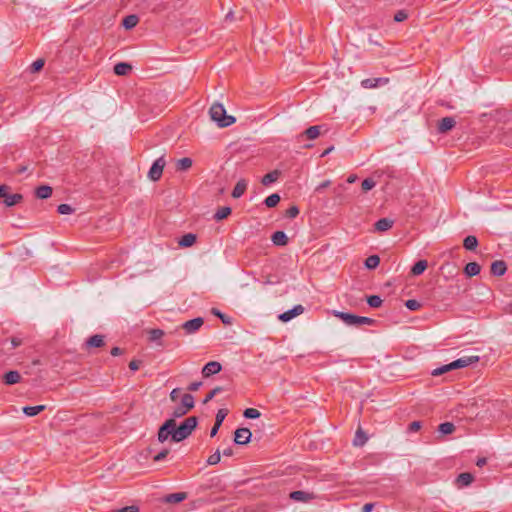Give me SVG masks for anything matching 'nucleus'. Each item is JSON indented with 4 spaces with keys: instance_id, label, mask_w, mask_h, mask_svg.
I'll list each match as a JSON object with an SVG mask.
<instances>
[{
    "instance_id": "1",
    "label": "nucleus",
    "mask_w": 512,
    "mask_h": 512,
    "mask_svg": "<svg viewBox=\"0 0 512 512\" xmlns=\"http://www.w3.org/2000/svg\"><path fill=\"white\" fill-rule=\"evenodd\" d=\"M479 361L478 356H464L461 358L456 359L455 361H452L449 364L442 365L432 371L433 376H439L442 375L448 371L454 370V369H460L465 368L471 364H474Z\"/></svg>"
},
{
    "instance_id": "2",
    "label": "nucleus",
    "mask_w": 512,
    "mask_h": 512,
    "mask_svg": "<svg viewBox=\"0 0 512 512\" xmlns=\"http://www.w3.org/2000/svg\"><path fill=\"white\" fill-rule=\"evenodd\" d=\"M210 117L219 127H228L235 123V117L227 115L226 109L221 103H214L209 110Z\"/></svg>"
},
{
    "instance_id": "3",
    "label": "nucleus",
    "mask_w": 512,
    "mask_h": 512,
    "mask_svg": "<svg viewBox=\"0 0 512 512\" xmlns=\"http://www.w3.org/2000/svg\"><path fill=\"white\" fill-rule=\"evenodd\" d=\"M197 426V418L191 416L186 418L178 427L174 426L173 442H181L191 435Z\"/></svg>"
},
{
    "instance_id": "4",
    "label": "nucleus",
    "mask_w": 512,
    "mask_h": 512,
    "mask_svg": "<svg viewBox=\"0 0 512 512\" xmlns=\"http://www.w3.org/2000/svg\"><path fill=\"white\" fill-rule=\"evenodd\" d=\"M335 316L349 326L371 325L374 320L369 317L358 316L346 312H335Z\"/></svg>"
},
{
    "instance_id": "5",
    "label": "nucleus",
    "mask_w": 512,
    "mask_h": 512,
    "mask_svg": "<svg viewBox=\"0 0 512 512\" xmlns=\"http://www.w3.org/2000/svg\"><path fill=\"white\" fill-rule=\"evenodd\" d=\"M174 426V419H168L160 426L158 430V441L160 443H164L169 437L173 440Z\"/></svg>"
},
{
    "instance_id": "6",
    "label": "nucleus",
    "mask_w": 512,
    "mask_h": 512,
    "mask_svg": "<svg viewBox=\"0 0 512 512\" xmlns=\"http://www.w3.org/2000/svg\"><path fill=\"white\" fill-rule=\"evenodd\" d=\"M166 165V161H165V158L164 156H161L159 158H157L152 166L150 167V170L148 172V177L152 180V181H157L161 178L162 176V173H163V169Z\"/></svg>"
},
{
    "instance_id": "7",
    "label": "nucleus",
    "mask_w": 512,
    "mask_h": 512,
    "mask_svg": "<svg viewBox=\"0 0 512 512\" xmlns=\"http://www.w3.org/2000/svg\"><path fill=\"white\" fill-rule=\"evenodd\" d=\"M203 323V318L197 317L184 322L182 324V328L184 329L186 334H192L198 331L202 327Z\"/></svg>"
},
{
    "instance_id": "8",
    "label": "nucleus",
    "mask_w": 512,
    "mask_h": 512,
    "mask_svg": "<svg viewBox=\"0 0 512 512\" xmlns=\"http://www.w3.org/2000/svg\"><path fill=\"white\" fill-rule=\"evenodd\" d=\"M304 312V307L302 305H295L292 309H289L278 316V319L282 322H288L295 318L296 316L301 315Z\"/></svg>"
},
{
    "instance_id": "9",
    "label": "nucleus",
    "mask_w": 512,
    "mask_h": 512,
    "mask_svg": "<svg viewBox=\"0 0 512 512\" xmlns=\"http://www.w3.org/2000/svg\"><path fill=\"white\" fill-rule=\"evenodd\" d=\"M389 83V78L378 77V78H367L361 81V86L365 89H374L379 86H383Z\"/></svg>"
},
{
    "instance_id": "10",
    "label": "nucleus",
    "mask_w": 512,
    "mask_h": 512,
    "mask_svg": "<svg viewBox=\"0 0 512 512\" xmlns=\"http://www.w3.org/2000/svg\"><path fill=\"white\" fill-rule=\"evenodd\" d=\"M252 437V433L248 428H238L235 431L234 441L238 445L247 444Z\"/></svg>"
},
{
    "instance_id": "11",
    "label": "nucleus",
    "mask_w": 512,
    "mask_h": 512,
    "mask_svg": "<svg viewBox=\"0 0 512 512\" xmlns=\"http://www.w3.org/2000/svg\"><path fill=\"white\" fill-rule=\"evenodd\" d=\"M456 125V121L453 117H444L438 121L437 131L441 134L447 133L452 130Z\"/></svg>"
},
{
    "instance_id": "12",
    "label": "nucleus",
    "mask_w": 512,
    "mask_h": 512,
    "mask_svg": "<svg viewBox=\"0 0 512 512\" xmlns=\"http://www.w3.org/2000/svg\"><path fill=\"white\" fill-rule=\"evenodd\" d=\"M222 366L217 361H210L204 365L202 369V374L205 378L210 377L214 374H217L221 371Z\"/></svg>"
},
{
    "instance_id": "13",
    "label": "nucleus",
    "mask_w": 512,
    "mask_h": 512,
    "mask_svg": "<svg viewBox=\"0 0 512 512\" xmlns=\"http://www.w3.org/2000/svg\"><path fill=\"white\" fill-rule=\"evenodd\" d=\"M290 498L297 502H309L315 499V495L310 492L296 490L290 493Z\"/></svg>"
},
{
    "instance_id": "14",
    "label": "nucleus",
    "mask_w": 512,
    "mask_h": 512,
    "mask_svg": "<svg viewBox=\"0 0 512 512\" xmlns=\"http://www.w3.org/2000/svg\"><path fill=\"white\" fill-rule=\"evenodd\" d=\"M321 129H322V126H319V125L310 126L309 128H307L303 133H301L298 136V140L301 141L302 138H304V137H306L309 140H314L320 135Z\"/></svg>"
},
{
    "instance_id": "15",
    "label": "nucleus",
    "mask_w": 512,
    "mask_h": 512,
    "mask_svg": "<svg viewBox=\"0 0 512 512\" xmlns=\"http://www.w3.org/2000/svg\"><path fill=\"white\" fill-rule=\"evenodd\" d=\"M507 270L506 263L502 260L494 261L491 264V273L495 276H502Z\"/></svg>"
},
{
    "instance_id": "16",
    "label": "nucleus",
    "mask_w": 512,
    "mask_h": 512,
    "mask_svg": "<svg viewBox=\"0 0 512 512\" xmlns=\"http://www.w3.org/2000/svg\"><path fill=\"white\" fill-rule=\"evenodd\" d=\"M394 221L389 218H381L375 224L374 228L376 231L385 232L392 228Z\"/></svg>"
},
{
    "instance_id": "17",
    "label": "nucleus",
    "mask_w": 512,
    "mask_h": 512,
    "mask_svg": "<svg viewBox=\"0 0 512 512\" xmlns=\"http://www.w3.org/2000/svg\"><path fill=\"white\" fill-rule=\"evenodd\" d=\"M104 345V336L100 334H96L91 336L86 341V346L88 348H99Z\"/></svg>"
},
{
    "instance_id": "18",
    "label": "nucleus",
    "mask_w": 512,
    "mask_h": 512,
    "mask_svg": "<svg viewBox=\"0 0 512 512\" xmlns=\"http://www.w3.org/2000/svg\"><path fill=\"white\" fill-rule=\"evenodd\" d=\"M271 240L276 246H285L288 243V237L283 231L274 232Z\"/></svg>"
},
{
    "instance_id": "19",
    "label": "nucleus",
    "mask_w": 512,
    "mask_h": 512,
    "mask_svg": "<svg viewBox=\"0 0 512 512\" xmlns=\"http://www.w3.org/2000/svg\"><path fill=\"white\" fill-rule=\"evenodd\" d=\"M4 383L7 385H13L21 380V375L18 371H9L3 376Z\"/></svg>"
},
{
    "instance_id": "20",
    "label": "nucleus",
    "mask_w": 512,
    "mask_h": 512,
    "mask_svg": "<svg viewBox=\"0 0 512 512\" xmlns=\"http://www.w3.org/2000/svg\"><path fill=\"white\" fill-rule=\"evenodd\" d=\"M247 185H248V183L245 179L239 180L236 183V185L232 191V197L240 198L244 194L245 190L247 189Z\"/></svg>"
},
{
    "instance_id": "21",
    "label": "nucleus",
    "mask_w": 512,
    "mask_h": 512,
    "mask_svg": "<svg viewBox=\"0 0 512 512\" xmlns=\"http://www.w3.org/2000/svg\"><path fill=\"white\" fill-rule=\"evenodd\" d=\"M113 70L116 75L124 76L132 70V66L125 62H119L114 66Z\"/></svg>"
},
{
    "instance_id": "22",
    "label": "nucleus",
    "mask_w": 512,
    "mask_h": 512,
    "mask_svg": "<svg viewBox=\"0 0 512 512\" xmlns=\"http://www.w3.org/2000/svg\"><path fill=\"white\" fill-rule=\"evenodd\" d=\"M280 171L278 170H273L269 173H267L266 175L263 176L262 180H261V183L264 185V186H268L274 182H276L280 176Z\"/></svg>"
},
{
    "instance_id": "23",
    "label": "nucleus",
    "mask_w": 512,
    "mask_h": 512,
    "mask_svg": "<svg viewBox=\"0 0 512 512\" xmlns=\"http://www.w3.org/2000/svg\"><path fill=\"white\" fill-rule=\"evenodd\" d=\"M480 270H481V267L478 263L470 262V263L466 264V266L464 268V273L468 277H473V276L478 275L480 273Z\"/></svg>"
},
{
    "instance_id": "24",
    "label": "nucleus",
    "mask_w": 512,
    "mask_h": 512,
    "mask_svg": "<svg viewBox=\"0 0 512 512\" xmlns=\"http://www.w3.org/2000/svg\"><path fill=\"white\" fill-rule=\"evenodd\" d=\"M196 242V235L193 233H187L183 235L179 241L178 244L181 247H190Z\"/></svg>"
},
{
    "instance_id": "25",
    "label": "nucleus",
    "mask_w": 512,
    "mask_h": 512,
    "mask_svg": "<svg viewBox=\"0 0 512 512\" xmlns=\"http://www.w3.org/2000/svg\"><path fill=\"white\" fill-rule=\"evenodd\" d=\"M45 408H46L45 405L26 406V407L23 408V413L26 416L32 417V416H36L40 412L44 411Z\"/></svg>"
},
{
    "instance_id": "26",
    "label": "nucleus",
    "mask_w": 512,
    "mask_h": 512,
    "mask_svg": "<svg viewBox=\"0 0 512 512\" xmlns=\"http://www.w3.org/2000/svg\"><path fill=\"white\" fill-rule=\"evenodd\" d=\"M180 404L187 410L190 411L195 406V399L193 395L186 393L182 396Z\"/></svg>"
},
{
    "instance_id": "27",
    "label": "nucleus",
    "mask_w": 512,
    "mask_h": 512,
    "mask_svg": "<svg viewBox=\"0 0 512 512\" xmlns=\"http://www.w3.org/2000/svg\"><path fill=\"white\" fill-rule=\"evenodd\" d=\"M22 198H23L22 195L18 194V193L6 194L5 199H4V204L7 207H12V206L18 204L22 200Z\"/></svg>"
},
{
    "instance_id": "28",
    "label": "nucleus",
    "mask_w": 512,
    "mask_h": 512,
    "mask_svg": "<svg viewBox=\"0 0 512 512\" xmlns=\"http://www.w3.org/2000/svg\"><path fill=\"white\" fill-rule=\"evenodd\" d=\"M35 193L39 199H47L52 194V188L48 185H42L36 189Z\"/></svg>"
},
{
    "instance_id": "29",
    "label": "nucleus",
    "mask_w": 512,
    "mask_h": 512,
    "mask_svg": "<svg viewBox=\"0 0 512 512\" xmlns=\"http://www.w3.org/2000/svg\"><path fill=\"white\" fill-rule=\"evenodd\" d=\"M193 161L191 158L184 157L176 162V169L178 171H186L191 168Z\"/></svg>"
},
{
    "instance_id": "30",
    "label": "nucleus",
    "mask_w": 512,
    "mask_h": 512,
    "mask_svg": "<svg viewBox=\"0 0 512 512\" xmlns=\"http://www.w3.org/2000/svg\"><path fill=\"white\" fill-rule=\"evenodd\" d=\"M186 497L187 495L184 492L172 493L166 496L165 501L167 503H180L185 500Z\"/></svg>"
},
{
    "instance_id": "31",
    "label": "nucleus",
    "mask_w": 512,
    "mask_h": 512,
    "mask_svg": "<svg viewBox=\"0 0 512 512\" xmlns=\"http://www.w3.org/2000/svg\"><path fill=\"white\" fill-rule=\"evenodd\" d=\"M427 265V261L419 260L412 266L411 273L413 275H421L426 270Z\"/></svg>"
},
{
    "instance_id": "32",
    "label": "nucleus",
    "mask_w": 512,
    "mask_h": 512,
    "mask_svg": "<svg viewBox=\"0 0 512 512\" xmlns=\"http://www.w3.org/2000/svg\"><path fill=\"white\" fill-rule=\"evenodd\" d=\"M463 246L465 247V249L473 251L478 246V240L475 236L469 235L465 237L463 241Z\"/></svg>"
},
{
    "instance_id": "33",
    "label": "nucleus",
    "mask_w": 512,
    "mask_h": 512,
    "mask_svg": "<svg viewBox=\"0 0 512 512\" xmlns=\"http://www.w3.org/2000/svg\"><path fill=\"white\" fill-rule=\"evenodd\" d=\"M138 22H139L138 16L132 14V15L126 16L123 19L122 24L126 29H132L138 24Z\"/></svg>"
},
{
    "instance_id": "34",
    "label": "nucleus",
    "mask_w": 512,
    "mask_h": 512,
    "mask_svg": "<svg viewBox=\"0 0 512 512\" xmlns=\"http://www.w3.org/2000/svg\"><path fill=\"white\" fill-rule=\"evenodd\" d=\"M231 214V208L228 206L220 207L214 214V219L217 221L227 218Z\"/></svg>"
},
{
    "instance_id": "35",
    "label": "nucleus",
    "mask_w": 512,
    "mask_h": 512,
    "mask_svg": "<svg viewBox=\"0 0 512 512\" xmlns=\"http://www.w3.org/2000/svg\"><path fill=\"white\" fill-rule=\"evenodd\" d=\"M473 479V475L468 472L461 473L457 477V481L463 486H468L469 484H471L473 482Z\"/></svg>"
},
{
    "instance_id": "36",
    "label": "nucleus",
    "mask_w": 512,
    "mask_h": 512,
    "mask_svg": "<svg viewBox=\"0 0 512 512\" xmlns=\"http://www.w3.org/2000/svg\"><path fill=\"white\" fill-rule=\"evenodd\" d=\"M280 199L279 194L273 193L264 200V204L269 208H273L280 202Z\"/></svg>"
},
{
    "instance_id": "37",
    "label": "nucleus",
    "mask_w": 512,
    "mask_h": 512,
    "mask_svg": "<svg viewBox=\"0 0 512 512\" xmlns=\"http://www.w3.org/2000/svg\"><path fill=\"white\" fill-rule=\"evenodd\" d=\"M455 430V426L451 422H444L439 425L438 431L443 434H451Z\"/></svg>"
},
{
    "instance_id": "38",
    "label": "nucleus",
    "mask_w": 512,
    "mask_h": 512,
    "mask_svg": "<svg viewBox=\"0 0 512 512\" xmlns=\"http://www.w3.org/2000/svg\"><path fill=\"white\" fill-rule=\"evenodd\" d=\"M380 263V258L377 255H371L365 260V266L368 269H375Z\"/></svg>"
},
{
    "instance_id": "39",
    "label": "nucleus",
    "mask_w": 512,
    "mask_h": 512,
    "mask_svg": "<svg viewBox=\"0 0 512 512\" xmlns=\"http://www.w3.org/2000/svg\"><path fill=\"white\" fill-rule=\"evenodd\" d=\"M148 333L149 340L152 342H158L164 335V331L161 329H151Z\"/></svg>"
},
{
    "instance_id": "40",
    "label": "nucleus",
    "mask_w": 512,
    "mask_h": 512,
    "mask_svg": "<svg viewBox=\"0 0 512 512\" xmlns=\"http://www.w3.org/2000/svg\"><path fill=\"white\" fill-rule=\"evenodd\" d=\"M367 303L372 308H378L382 305V299L378 295H371L367 298Z\"/></svg>"
},
{
    "instance_id": "41",
    "label": "nucleus",
    "mask_w": 512,
    "mask_h": 512,
    "mask_svg": "<svg viewBox=\"0 0 512 512\" xmlns=\"http://www.w3.org/2000/svg\"><path fill=\"white\" fill-rule=\"evenodd\" d=\"M187 413L188 411L181 404H179L173 409L171 419L175 420L176 418H180L186 415Z\"/></svg>"
},
{
    "instance_id": "42",
    "label": "nucleus",
    "mask_w": 512,
    "mask_h": 512,
    "mask_svg": "<svg viewBox=\"0 0 512 512\" xmlns=\"http://www.w3.org/2000/svg\"><path fill=\"white\" fill-rule=\"evenodd\" d=\"M244 417L247 419H257L260 417V412L255 408H247L244 413Z\"/></svg>"
},
{
    "instance_id": "43",
    "label": "nucleus",
    "mask_w": 512,
    "mask_h": 512,
    "mask_svg": "<svg viewBox=\"0 0 512 512\" xmlns=\"http://www.w3.org/2000/svg\"><path fill=\"white\" fill-rule=\"evenodd\" d=\"M376 186V182L372 178H366L362 181L361 187L364 192L370 191Z\"/></svg>"
},
{
    "instance_id": "44",
    "label": "nucleus",
    "mask_w": 512,
    "mask_h": 512,
    "mask_svg": "<svg viewBox=\"0 0 512 512\" xmlns=\"http://www.w3.org/2000/svg\"><path fill=\"white\" fill-rule=\"evenodd\" d=\"M57 212L62 215H69L74 212V209L69 204H60L57 207Z\"/></svg>"
},
{
    "instance_id": "45",
    "label": "nucleus",
    "mask_w": 512,
    "mask_h": 512,
    "mask_svg": "<svg viewBox=\"0 0 512 512\" xmlns=\"http://www.w3.org/2000/svg\"><path fill=\"white\" fill-rule=\"evenodd\" d=\"M223 391V388L222 387H215L214 389H212L207 395L206 397L204 398L203 400V403L206 404L208 403L209 401H211L217 394H219L220 392Z\"/></svg>"
},
{
    "instance_id": "46",
    "label": "nucleus",
    "mask_w": 512,
    "mask_h": 512,
    "mask_svg": "<svg viewBox=\"0 0 512 512\" xmlns=\"http://www.w3.org/2000/svg\"><path fill=\"white\" fill-rule=\"evenodd\" d=\"M221 460V454H220V451L217 450L215 453H213L212 455H210L207 459V464L208 465H216L220 462Z\"/></svg>"
},
{
    "instance_id": "47",
    "label": "nucleus",
    "mask_w": 512,
    "mask_h": 512,
    "mask_svg": "<svg viewBox=\"0 0 512 512\" xmlns=\"http://www.w3.org/2000/svg\"><path fill=\"white\" fill-rule=\"evenodd\" d=\"M366 441H367V438L364 435V433L361 430H358L356 432V437L354 439V444L358 445V446H362V445L365 444Z\"/></svg>"
},
{
    "instance_id": "48",
    "label": "nucleus",
    "mask_w": 512,
    "mask_h": 512,
    "mask_svg": "<svg viewBox=\"0 0 512 512\" xmlns=\"http://www.w3.org/2000/svg\"><path fill=\"white\" fill-rule=\"evenodd\" d=\"M405 306L412 311L418 310L421 304L415 299H409L406 301Z\"/></svg>"
},
{
    "instance_id": "49",
    "label": "nucleus",
    "mask_w": 512,
    "mask_h": 512,
    "mask_svg": "<svg viewBox=\"0 0 512 512\" xmlns=\"http://www.w3.org/2000/svg\"><path fill=\"white\" fill-rule=\"evenodd\" d=\"M44 60L43 59H37L36 61H34L32 64H31V72L35 73V72H38L40 71L43 66H44Z\"/></svg>"
},
{
    "instance_id": "50",
    "label": "nucleus",
    "mask_w": 512,
    "mask_h": 512,
    "mask_svg": "<svg viewBox=\"0 0 512 512\" xmlns=\"http://www.w3.org/2000/svg\"><path fill=\"white\" fill-rule=\"evenodd\" d=\"M226 416H227V410L219 409L216 414L215 423L221 426V424L223 423Z\"/></svg>"
},
{
    "instance_id": "51",
    "label": "nucleus",
    "mask_w": 512,
    "mask_h": 512,
    "mask_svg": "<svg viewBox=\"0 0 512 512\" xmlns=\"http://www.w3.org/2000/svg\"><path fill=\"white\" fill-rule=\"evenodd\" d=\"M212 314L219 317L224 324H230V318L225 314L221 313L218 309L213 308Z\"/></svg>"
},
{
    "instance_id": "52",
    "label": "nucleus",
    "mask_w": 512,
    "mask_h": 512,
    "mask_svg": "<svg viewBox=\"0 0 512 512\" xmlns=\"http://www.w3.org/2000/svg\"><path fill=\"white\" fill-rule=\"evenodd\" d=\"M298 214H299V209L297 206H291L290 208H288L286 210V216L288 218H295L298 216Z\"/></svg>"
},
{
    "instance_id": "53",
    "label": "nucleus",
    "mask_w": 512,
    "mask_h": 512,
    "mask_svg": "<svg viewBox=\"0 0 512 512\" xmlns=\"http://www.w3.org/2000/svg\"><path fill=\"white\" fill-rule=\"evenodd\" d=\"M169 453V450L168 449H164L162 451H160L157 455L154 456V461L155 462H160L162 461L163 459L166 458V456L168 455Z\"/></svg>"
},
{
    "instance_id": "54",
    "label": "nucleus",
    "mask_w": 512,
    "mask_h": 512,
    "mask_svg": "<svg viewBox=\"0 0 512 512\" xmlns=\"http://www.w3.org/2000/svg\"><path fill=\"white\" fill-rule=\"evenodd\" d=\"M407 18V13L403 10H400L398 11L395 15H394V20L396 22H402L404 21L405 19Z\"/></svg>"
},
{
    "instance_id": "55",
    "label": "nucleus",
    "mask_w": 512,
    "mask_h": 512,
    "mask_svg": "<svg viewBox=\"0 0 512 512\" xmlns=\"http://www.w3.org/2000/svg\"><path fill=\"white\" fill-rule=\"evenodd\" d=\"M421 428V422L420 421H413L408 426L409 432H417Z\"/></svg>"
},
{
    "instance_id": "56",
    "label": "nucleus",
    "mask_w": 512,
    "mask_h": 512,
    "mask_svg": "<svg viewBox=\"0 0 512 512\" xmlns=\"http://www.w3.org/2000/svg\"><path fill=\"white\" fill-rule=\"evenodd\" d=\"M201 385H202L201 381L192 382L189 384L188 390L192 391V392L197 391L201 387Z\"/></svg>"
},
{
    "instance_id": "57",
    "label": "nucleus",
    "mask_w": 512,
    "mask_h": 512,
    "mask_svg": "<svg viewBox=\"0 0 512 512\" xmlns=\"http://www.w3.org/2000/svg\"><path fill=\"white\" fill-rule=\"evenodd\" d=\"M179 394H180V389L179 388L173 389L170 392V399H171V401L176 402L177 399L179 398Z\"/></svg>"
},
{
    "instance_id": "58",
    "label": "nucleus",
    "mask_w": 512,
    "mask_h": 512,
    "mask_svg": "<svg viewBox=\"0 0 512 512\" xmlns=\"http://www.w3.org/2000/svg\"><path fill=\"white\" fill-rule=\"evenodd\" d=\"M139 509L136 506H126L119 509L117 512H138Z\"/></svg>"
},
{
    "instance_id": "59",
    "label": "nucleus",
    "mask_w": 512,
    "mask_h": 512,
    "mask_svg": "<svg viewBox=\"0 0 512 512\" xmlns=\"http://www.w3.org/2000/svg\"><path fill=\"white\" fill-rule=\"evenodd\" d=\"M329 185H330V181H329V180L323 181L322 183H320V184L316 187V191H317V192H320V191H322L323 189L327 188Z\"/></svg>"
},
{
    "instance_id": "60",
    "label": "nucleus",
    "mask_w": 512,
    "mask_h": 512,
    "mask_svg": "<svg viewBox=\"0 0 512 512\" xmlns=\"http://www.w3.org/2000/svg\"><path fill=\"white\" fill-rule=\"evenodd\" d=\"M139 366H140V362L137 361V360H132L130 363H129V368L132 370V371H136L139 369Z\"/></svg>"
},
{
    "instance_id": "61",
    "label": "nucleus",
    "mask_w": 512,
    "mask_h": 512,
    "mask_svg": "<svg viewBox=\"0 0 512 512\" xmlns=\"http://www.w3.org/2000/svg\"><path fill=\"white\" fill-rule=\"evenodd\" d=\"M374 504L373 503H366L362 507V512H371L373 510Z\"/></svg>"
},
{
    "instance_id": "62",
    "label": "nucleus",
    "mask_w": 512,
    "mask_h": 512,
    "mask_svg": "<svg viewBox=\"0 0 512 512\" xmlns=\"http://www.w3.org/2000/svg\"><path fill=\"white\" fill-rule=\"evenodd\" d=\"M21 343H22V341L19 338L14 337V338L11 339V344H12L13 348H16V347L20 346Z\"/></svg>"
},
{
    "instance_id": "63",
    "label": "nucleus",
    "mask_w": 512,
    "mask_h": 512,
    "mask_svg": "<svg viewBox=\"0 0 512 512\" xmlns=\"http://www.w3.org/2000/svg\"><path fill=\"white\" fill-rule=\"evenodd\" d=\"M110 353L112 356H118L122 354V349L119 347H113Z\"/></svg>"
},
{
    "instance_id": "64",
    "label": "nucleus",
    "mask_w": 512,
    "mask_h": 512,
    "mask_svg": "<svg viewBox=\"0 0 512 512\" xmlns=\"http://www.w3.org/2000/svg\"><path fill=\"white\" fill-rule=\"evenodd\" d=\"M219 428H220V425L215 423L210 431V436L214 437L218 433Z\"/></svg>"
}]
</instances>
